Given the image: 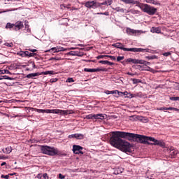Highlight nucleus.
I'll use <instances>...</instances> for the list:
<instances>
[{"mask_svg": "<svg viewBox=\"0 0 179 179\" xmlns=\"http://www.w3.org/2000/svg\"><path fill=\"white\" fill-rule=\"evenodd\" d=\"M112 134L113 136L110 139V145L114 146V148L120 149V150H122V152H127L128 153H131V144L121 139V138H127L129 141L136 139L137 142H140V143H147L148 145H155L160 146L161 148H166V144L164 142L158 141L153 137L124 131H113Z\"/></svg>", "mask_w": 179, "mask_h": 179, "instance_id": "nucleus-1", "label": "nucleus"}, {"mask_svg": "<svg viewBox=\"0 0 179 179\" xmlns=\"http://www.w3.org/2000/svg\"><path fill=\"white\" fill-rule=\"evenodd\" d=\"M126 4L136 5L143 12L148 13V15H153L156 13L157 9L155 7L150 6L148 4L141 3L139 1L136 0H120Z\"/></svg>", "mask_w": 179, "mask_h": 179, "instance_id": "nucleus-2", "label": "nucleus"}, {"mask_svg": "<svg viewBox=\"0 0 179 179\" xmlns=\"http://www.w3.org/2000/svg\"><path fill=\"white\" fill-rule=\"evenodd\" d=\"M41 150L44 155H48L49 156H55L59 155V151L57 148H51L47 145H42Z\"/></svg>", "mask_w": 179, "mask_h": 179, "instance_id": "nucleus-3", "label": "nucleus"}, {"mask_svg": "<svg viewBox=\"0 0 179 179\" xmlns=\"http://www.w3.org/2000/svg\"><path fill=\"white\" fill-rule=\"evenodd\" d=\"M46 114H59V115H68L72 114V110L61 109H47Z\"/></svg>", "mask_w": 179, "mask_h": 179, "instance_id": "nucleus-4", "label": "nucleus"}, {"mask_svg": "<svg viewBox=\"0 0 179 179\" xmlns=\"http://www.w3.org/2000/svg\"><path fill=\"white\" fill-rule=\"evenodd\" d=\"M85 6L89 9H96V8H99V2L94 0L92 1H87L85 3Z\"/></svg>", "mask_w": 179, "mask_h": 179, "instance_id": "nucleus-5", "label": "nucleus"}, {"mask_svg": "<svg viewBox=\"0 0 179 179\" xmlns=\"http://www.w3.org/2000/svg\"><path fill=\"white\" fill-rule=\"evenodd\" d=\"M82 150H83V147L76 145H73V152L75 155H83Z\"/></svg>", "mask_w": 179, "mask_h": 179, "instance_id": "nucleus-6", "label": "nucleus"}, {"mask_svg": "<svg viewBox=\"0 0 179 179\" xmlns=\"http://www.w3.org/2000/svg\"><path fill=\"white\" fill-rule=\"evenodd\" d=\"M124 51H131V52H146V49L138 48H126V49H124Z\"/></svg>", "mask_w": 179, "mask_h": 179, "instance_id": "nucleus-7", "label": "nucleus"}, {"mask_svg": "<svg viewBox=\"0 0 179 179\" xmlns=\"http://www.w3.org/2000/svg\"><path fill=\"white\" fill-rule=\"evenodd\" d=\"M23 27H24V25L22 21H17L14 24V30L15 31H19V30L23 29Z\"/></svg>", "mask_w": 179, "mask_h": 179, "instance_id": "nucleus-8", "label": "nucleus"}, {"mask_svg": "<svg viewBox=\"0 0 179 179\" xmlns=\"http://www.w3.org/2000/svg\"><path fill=\"white\" fill-rule=\"evenodd\" d=\"M126 32L130 36H136V34H139L138 30L132 29L131 28H127Z\"/></svg>", "mask_w": 179, "mask_h": 179, "instance_id": "nucleus-9", "label": "nucleus"}, {"mask_svg": "<svg viewBox=\"0 0 179 179\" xmlns=\"http://www.w3.org/2000/svg\"><path fill=\"white\" fill-rule=\"evenodd\" d=\"M22 57H34V55H37V54L34 52H29V51L22 52L21 54Z\"/></svg>", "mask_w": 179, "mask_h": 179, "instance_id": "nucleus-10", "label": "nucleus"}, {"mask_svg": "<svg viewBox=\"0 0 179 179\" xmlns=\"http://www.w3.org/2000/svg\"><path fill=\"white\" fill-rule=\"evenodd\" d=\"M113 45L115 48H119L120 50H123V51H125V50L127 48H124V45L121 43H116L113 44Z\"/></svg>", "mask_w": 179, "mask_h": 179, "instance_id": "nucleus-11", "label": "nucleus"}, {"mask_svg": "<svg viewBox=\"0 0 179 179\" xmlns=\"http://www.w3.org/2000/svg\"><path fill=\"white\" fill-rule=\"evenodd\" d=\"M39 75H41L40 73H32L27 75V78L28 79H34L36 78V76H39Z\"/></svg>", "mask_w": 179, "mask_h": 179, "instance_id": "nucleus-12", "label": "nucleus"}, {"mask_svg": "<svg viewBox=\"0 0 179 179\" xmlns=\"http://www.w3.org/2000/svg\"><path fill=\"white\" fill-rule=\"evenodd\" d=\"M151 33H157L158 34L162 33V29L160 27H152L150 30Z\"/></svg>", "mask_w": 179, "mask_h": 179, "instance_id": "nucleus-13", "label": "nucleus"}, {"mask_svg": "<svg viewBox=\"0 0 179 179\" xmlns=\"http://www.w3.org/2000/svg\"><path fill=\"white\" fill-rule=\"evenodd\" d=\"M127 62H131V64H141V59L129 58L127 60Z\"/></svg>", "mask_w": 179, "mask_h": 179, "instance_id": "nucleus-14", "label": "nucleus"}, {"mask_svg": "<svg viewBox=\"0 0 179 179\" xmlns=\"http://www.w3.org/2000/svg\"><path fill=\"white\" fill-rule=\"evenodd\" d=\"M3 153H5L6 155H9V153L12 152V147H7L6 148H3L2 150Z\"/></svg>", "mask_w": 179, "mask_h": 179, "instance_id": "nucleus-15", "label": "nucleus"}, {"mask_svg": "<svg viewBox=\"0 0 179 179\" xmlns=\"http://www.w3.org/2000/svg\"><path fill=\"white\" fill-rule=\"evenodd\" d=\"M84 120H96V114H90L84 117Z\"/></svg>", "mask_w": 179, "mask_h": 179, "instance_id": "nucleus-16", "label": "nucleus"}, {"mask_svg": "<svg viewBox=\"0 0 179 179\" xmlns=\"http://www.w3.org/2000/svg\"><path fill=\"white\" fill-rule=\"evenodd\" d=\"M106 118V116H104L103 114H95V120H104Z\"/></svg>", "mask_w": 179, "mask_h": 179, "instance_id": "nucleus-17", "label": "nucleus"}, {"mask_svg": "<svg viewBox=\"0 0 179 179\" xmlns=\"http://www.w3.org/2000/svg\"><path fill=\"white\" fill-rule=\"evenodd\" d=\"M99 64H102L103 65H114V63L107 60H101L99 61Z\"/></svg>", "mask_w": 179, "mask_h": 179, "instance_id": "nucleus-18", "label": "nucleus"}, {"mask_svg": "<svg viewBox=\"0 0 179 179\" xmlns=\"http://www.w3.org/2000/svg\"><path fill=\"white\" fill-rule=\"evenodd\" d=\"M37 178H38V179H48V175H47V173L38 174Z\"/></svg>", "mask_w": 179, "mask_h": 179, "instance_id": "nucleus-19", "label": "nucleus"}, {"mask_svg": "<svg viewBox=\"0 0 179 179\" xmlns=\"http://www.w3.org/2000/svg\"><path fill=\"white\" fill-rule=\"evenodd\" d=\"M41 75H55V72L54 71H46L42 72Z\"/></svg>", "mask_w": 179, "mask_h": 179, "instance_id": "nucleus-20", "label": "nucleus"}, {"mask_svg": "<svg viewBox=\"0 0 179 179\" xmlns=\"http://www.w3.org/2000/svg\"><path fill=\"white\" fill-rule=\"evenodd\" d=\"M94 69V72H107V69L106 68H98Z\"/></svg>", "mask_w": 179, "mask_h": 179, "instance_id": "nucleus-21", "label": "nucleus"}, {"mask_svg": "<svg viewBox=\"0 0 179 179\" xmlns=\"http://www.w3.org/2000/svg\"><path fill=\"white\" fill-rule=\"evenodd\" d=\"M5 73L12 75V73L9 70H0V75H5Z\"/></svg>", "mask_w": 179, "mask_h": 179, "instance_id": "nucleus-22", "label": "nucleus"}, {"mask_svg": "<svg viewBox=\"0 0 179 179\" xmlns=\"http://www.w3.org/2000/svg\"><path fill=\"white\" fill-rule=\"evenodd\" d=\"M15 27V24H12L10 22H8L6 25V29H13Z\"/></svg>", "mask_w": 179, "mask_h": 179, "instance_id": "nucleus-23", "label": "nucleus"}, {"mask_svg": "<svg viewBox=\"0 0 179 179\" xmlns=\"http://www.w3.org/2000/svg\"><path fill=\"white\" fill-rule=\"evenodd\" d=\"M131 80L134 85H137V83H142V80L140 79L132 78Z\"/></svg>", "mask_w": 179, "mask_h": 179, "instance_id": "nucleus-24", "label": "nucleus"}, {"mask_svg": "<svg viewBox=\"0 0 179 179\" xmlns=\"http://www.w3.org/2000/svg\"><path fill=\"white\" fill-rule=\"evenodd\" d=\"M85 136L82 134H76V139H83Z\"/></svg>", "mask_w": 179, "mask_h": 179, "instance_id": "nucleus-25", "label": "nucleus"}, {"mask_svg": "<svg viewBox=\"0 0 179 179\" xmlns=\"http://www.w3.org/2000/svg\"><path fill=\"white\" fill-rule=\"evenodd\" d=\"M147 3H152V5H157V2L155 0H145Z\"/></svg>", "mask_w": 179, "mask_h": 179, "instance_id": "nucleus-26", "label": "nucleus"}, {"mask_svg": "<svg viewBox=\"0 0 179 179\" xmlns=\"http://www.w3.org/2000/svg\"><path fill=\"white\" fill-rule=\"evenodd\" d=\"M140 62H141L140 63L141 65H145V66L150 65V62H146V61L142 60V59H141Z\"/></svg>", "mask_w": 179, "mask_h": 179, "instance_id": "nucleus-27", "label": "nucleus"}, {"mask_svg": "<svg viewBox=\"0 0 179 179\" xmlns=\"http://www.w3.org/2000/svg\"><path fill=\"white\" fill-rule=\"evenodd\" d=\"M131 13H132L133 15H139V13H141V12L138 10H130Z\"/></svg>", "mask_w": 179, "mask_h": 179, "instance_id": "nucleus-28", "label": "nucleus"}, {"mask_svg": "<svg viewBox=\"0 0 179 179\" xmlns=\"http://www.w3.org/2000/svg\"><path fill=\"white\" fill-rule=\"evenodd\" d=\"M114 10H116V12H121L122 13L124 12V8H121L120 7H116Z\"/></svg>", "mask_w": 179, "mask_h": 179, "instance_id": "nucleus-29", "label": "nucleus"}, {"mask_svg": "<svg viewBox=\"0 0 179 179\" xmlns=\"http://www.w3.org/2000/svg\"><path fill=\"white\" fill-rule=\"evenodd\" d=\"M84 72H91V73H93V72H94V69H87V68H85V69H84Z\"/></svg>", "mask_w": 179, "mask_h": 179, "instance_id": "nucleus-30", "label": "nucleus"}, {"mask_svg": "<svg viewBox=\"0 0 179 179\" xmlns=\"http://www.w3.org/2000/svg\"><path fill=\"white\" fill-rule=\"evenodd\" d=\"M177 153H178L177 150H173L170 152V155L171 157H174V156H176Z\"/></svg>", "mask_w": 179, "mask_h": 179, "instance_id": "nucleus-31", "label": "nucleus"}, {"mask_svg": "<svg viewBox=\"0 0 179 179\" xmlns=\"http://www.w3.org/2000/svg\"><path fill=\"white\" fill-rule=\"evenodd\" d=\"M170 100L173 101H179V96H172L170 98Z\"/></svg>", "mask_w": 179, "mask_h": 179, "instance_id": "nucleus-32", "label": "nucleus"}, {"mask_svg": "<svg viewBox=\"0 0 179 179\" xmlns=\"http://www.w3.org/2000/svg\"><path fill=\"white\" fill-rule=\"evenodd\" d=\"M37 113H42L44 114V113H47V109H36Z\"/></svg>", "mask_w": 179, "mask_h": 179, "instance_id": "nucleus-33", "label": "nucleus"}, {"mask_svg": "<svg viewBox=\"0 0 179 179\" xmlns=\"http://www.w3.org/2000/svg\"><path fill=\"white\" fill-rule=\"evenodd\" d=\"M166 110H169L170 111H178V109H177V108H173V107L166 108Z\"/></svg>", "mask_w": 179, "mask_h": 179, "instance_id": "nucleus-34", "label": "nucleus"}, {"mask_svg": "<svg viewBox=\"0 0 179 179\" xmlns=\"http://www.w3.org/2000/svg\"><path fill=\"white\" fill-rule=\"evenodd\" d=\"M66 82L67 83H72L75 82V80H73V78H68V79L66 80Z\"/></svg>", "mask_w": 179, "mask_h": 179, "instance_id": "nucleus-35", "label": "nucleus"}, {"mask_svg": "<svg viewBox=\"0 0 179 179\" xmlns=\"http://www.w3.org/2000/svg\"><path fill=\"white\" fill-rule=\"evenodd\" d=\"M3 79H6L7 80H13V78H10L8 76H3Z\"/></svg>", "mask_w": 179, "mask_h": 179, "instance_id": "nucleus-36", "label": "nucleus"}, {"mask_svg": "<svg viewBox=\"0 0 179 179\" xmlns=\"http://www.w3.org/2000/svg\"><path fill=\"white\" fill-rule=\"evenodd\" d=\"M51 50L54 51V52H59V49L58 47L52 48Z\"/></svg>", "mask_w": 179, "mask_h": 179, "instance_id": "nucleus-37", "label": "nucleus"}, {"mask_svg": "<svg viewBox=\"0 0 179 179\" xmlns=\"http://www.w3.org/2000/svg\"><path fill=\"white\" fill-rule=\"evenodd\" d=\"M106 58H110L112 59V61H115V59H117L115 58V56H110V55H106Z\"/></svg>", "mask_w": 179, "mask_h": 179, "instance_id": "nucleus-38", "label": "nucleus"}, {"mask_svg": "<svg viewBox=\"0 0 179 179\" xmlns=\"http://www.w3.org/2000/svg\"><path fill=\"white\" fill-rule=\"evenodd\" d=\"M50 82V83H55V82H58V78H51Z\"/></svg>", "mask_w": 179, "mask_h": 179, "instance_id": "nucleus-39", "label": "nucleus"}, {"mask_svg": "<svg viewBox=\"0 0 179 179\" xmlns=\"http://www.w3.org/2000/svg\"><path fill=\"white\" fill-rule=\"evenodd\" d=\"M67 55H72V56L78 55V54H76V52H73V51L69 52V53H67Z\"/></svg>", "mask_w": 179, "mask_h": 179, "instance_id": "nucleus-40", "label": "nucleus"}, {"mask_svg": "<svg viewBox=\"0 0 179 179\" xmlns=\"http://www.w3.org/2000/svg\"><path fill=\"white\" fill-rule=\"evenodd\" d=\"M162 55H164V57H170V55H171V52H164L162 54Z\"/></svg>", "mask_w": 179, "mask_h": 179, "instance_id": "nucleus-41", "label": "nucleus"}, {"mask_svg": "<svg viewBox=\"0 0 179 179\" xmlns=\"http://www.w3.org/2000/svg\"><path fill=\"white\" fill-rule=\"evenodd\" d=\"M105 2H106V5L108 6L113 3V0H106Z\"/></svg>", "mask_w": 179, "mask_h": 179, "instance_id": "nucleus-42", "label": "nucleus"}, {"mask_svg": "<svg viewBox=\"0 0 179 179\" xmlns=\"http://www.w3.org/2000/svg\"><path fill=\"white\" fill-rule=\"evenodd\" d=\"M124 56H118L117 57V61L118 62H120V61H122V59H124Z\"/></svg>", "mask_w": 179, "mask_h": 179, "instance_id": "nucleus-43", "label": "nucleus"}, {"mask_svg": "<svg viewBox=\"0 0 179 179\" xmlns=\"http://www.w3.org/2000/svg\"><path fill=\"white\" fill-rule=\"evenodd\" d=\"M103 58H106V55H99L96 57V59H101Z\"/></svg>", "mask_w": 179, "mask_h": 179, "instance_id": "nucleus-44", "label": "nucleus"}, {"mask_svg": "<svg viewBox=\"0 0 179 179\" xmlns=\"http://www.w3.org/2000/svg\"><path fill=\"white\" fill-rule=\"evenodd\" d=\"M103 5H107V3L106 1H104L103 3L98 2V8H100V6H103Z\"/></svg>", "mask_w": 179, "mask_h": 179, "instance_id": "nucleus-45", "label": "nucleus"}, {"mask_svg": "<svg viewBox=\"0 0 179 179\" xmlns=\"http://www.w3.org/2000/svg\"><path fill=\"white\" fill-rule=\"evenodd\" d=\"M4 45H6V47H13V43H6Z\"/></svg>", "mask_w": 179, "mask_h": 179, "instance_id": "nucleus-46", "label": "nucleus"}, {"mask_svg": "<svg viewBox=\"0 0 179 179\" xmlns=\"http://www.w3.org/2000/svg\"><path fill=\"white\" fill-rule=\"evenodd\" d=\"M76 138V134H71V135L69 136V139H72V138Z\"/></svg>", "mask_w": 179, "mask_h": 179, "instance_id": "nucleus-47", "label": "nucleus"}, {"mask_svg": "<svg viewBox=\"0 0 179 179\" xmlns=\"http://www.w3.org/2000/svg\"><path fill=\"white\" fill-rule=\"evenodd\" d=\"M1 178H5V179H8L9 178V175H1Z\"/></svg>", "mask_w": 179, "mask_h": 179, "instance_id": "nucleus-48", "label": "nucleus"}, {"mask_svg": "<svg viewBox=\"0 0 179 179\" xmlns=\"http://www.w3.org/2000/svg\"><path fill=\"white\" fill-rule=\"evenodd\" d=\"M58 48H59V51L60 52V51H66V49H65V48H62V47H58Z\"/></svg>", "mask_w": 179, "mask_h": 179, "instance_id": "nucleus-49", "label": "nucleus"}, {"mask_svg": "<svg viewBox=\"0 0 179 179\" xmlns=\"http://www.w3.org/2000/svg\"><path fill=\"white\" fill-rule=\"evenodd\" d=\"M157 110H159V111H163V110H167V108L162 107V108H157Z\"/></svg>", "mask_w": 179, "mask_h": 179, "instance_id": "nucleus-50", "label": "nucleus"}, {"mask_svg": "<svg viewBox=\"0 0 179 179\" xmlns=\"http://www.w3.org/2000/svg\"><path fill=\"white\" fill-rule=\"evenodd\" d=\"M59 179H64L65 178V176L62 175L61 173L59 174Z\"/></svg>", "mask_w": 179, "mask_h": 179, "instance_id": "nucleus-51", "label": "nucleus"}, {"mask_svg": "<svg viewBox=\"0 0 179 179\" xmlns=\"http://www.w3.org/2000/svg\"><path fill=\"white\" fill-rule=\"evenodd\" d=\"M29 51H31V52H36L37 50L36 49H29Z\"/></svg>", "mask_w": 179, "mask_h": 179, "instance_id": "nucleus-52", "label": "nucleus"}, {"mask_svg": "<svg viewBox=\"0 0 179 179\" xmlns=\"http://www.w3.org/2000/svg\"><path fill=\"white\" fill-rule=\"evenodd\" d=\"M148 59H155V57L153 56H148L146 57Z\"/></svg>", "mask_w": 179, "mask_h": 179, "instance_id": "nucleus-53", "label": "nucleus"}, {"mask_svg": "<svg viewBox=\"0 0 179 179\" xmlns=\"http://www.w3.org/2000/svg\"><path fill=\"white\" fill-rule=\"evenodd\" d=\"M65 8H66V6H65V5H64V4L60 5V9H65Z\"/></svg>", "mask_w": 179, "mask_h": 179, "instance_id": "nucleus-54", "label": "nucleus"}, {"mask_svg": "<svg viewBox=\"0 0 179 179\" xmlns=\"http://www.w3.org/2000/svg\"><path fill=\"white\" fill-rule=\"evenodd\" d=\"M169 152H170V153H171V152H173V151H174V148H173V147H170V148H169Z\"/></svg>", "mask_w": 179, "mask_h": 179, "instance_id": "nucleus-55", "label": "nucleus"}, {"mask_svg": "<svg viewBox=\"0 0 179 179\" xmlns=\"http://www.w3.org/2000/svg\"><path fill=\"white\" fill-rule=\"evenodd\" d=\"M117 93H120L118 90H113V94H117Z\"/></svg>", "mask_w": 179, "mask_h": 179, "instance_id": "nucleus-56", "label": "nucleus"}, {"mask_svg": "<svg viewBox=\"0 0 179 179\" xmlns=\"http://www.w3.org/2000/svg\"><path fill=\"white\" fill-rule=\"evenodd\" d=\"M105 93L106 94H110V91L106 90Z\"/></svg>", "mask_w": 179, "mask_h": 179, "instance_id": "nucleus-57", "label": "nucleus"}, {"mask_svg": "<svg viewBox=\"0 0 179 179\" xmlns=\"http://www.w3.org/2000/svg\"><path fill=\"white\" fill-rule=\"evenodd\" d=\"M127 75H130V76H134L135 74L128 72Z\"/></svg>", "mask_w": 179, "mask_h": 179, "instance_id": "nucleus-58", "label": "nucleus"}, {"mask_svg": "<svg viewBox=\"0 0 179 179\" xmlns=\"http://www.w3.org/2000/svg\"><path fill=\"white\" fill-rule=\"evenodd\" d=\"M102 15H105V16H108V12L102 13Z\"/></svg>", "mask_w": 179, "mask_h": 179, "instance_id": "nucleus-59", "label": "nucleus"}, {"mask_svg": "<svg viewBox=\"0 0 179 179\" xmlns=\"http://www.w3.org/2000/svg\"><path fill=\"white\" fill-rule=\"evenodd\" d=\"M32 66H33L34 69H36V64H34V62L32 63Z\"/></svg>", "mask_w": 179, "mask_h": 179, "instance_id": "nucleus-60", "label": "nucleus"}, {"mask_svg": "<svg viewBox=\"0 0 179 179\" xmlns=\"http://www.w3.org/2000/svg\"><path fill=\"white\" fill-rule=\"evenodd\" d=\"M71 10H78V8H76L75 7H72Z\"/></svg>", "mask_w": 179, "mask_h": 179, "instance_id": "nucleus-61", "label": "nucleus"}, {"mask_svg": "<svg viewBox=\"0 0 179 179\" xmlns=\"http://www.w3.org/2000/svg\"><path fill=\"white\" fill-rule=\"evenodd\" d=\"M3 159H8V157H0V160H2Z\"/></svg>", "mask_w": 179, "mask_h": 179, "instance_id": "nucleus-62", "label": "nucleus"}, {"mask_svg": "<svg viewBox=\"0 0 179 179\" xmlns=\"http://www.w3.org/2000/svg\"><path fill=\"white\" fill-rule=\"evenodd\" d=\"M5 12H10V10L0 11V14L1 13H5Z\"/></svg>", "mask_w": 179, "mask_h": 179, "instance_id": "nucleus-63", "label": "nucleus"}, {"mask_svg": "<svg viewBox=\"0 0 179 179\" xmlns=\"http://www.w3.org/2000/svg\"><path fill=\"white\" fill-rule=\"evenodd\" d=\"M5 164H6V162H3L1 163V166H5Z\"/></svg>", "mask_w": 179, "mask_h": 179, "instance_id": "nucleus-64", "label": "nucleus"}]
</instances>
